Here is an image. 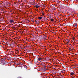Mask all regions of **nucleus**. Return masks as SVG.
Returning <instances> with one entry per match:
<instances>
[{"instance_id": "19", "label": "nucleus", "mask_w": 78, "mask_h": 78, "mask_svg": "<svg viewBox=\"0 0 78 78\" xmlns=\"http://www.w3.org/2000/svg\"><path fill=\"white\" fill-rule=\"evenodd\" d=\"M73 39H75V37H73Z\"/></svg>"}, {"instance_id": "16", "label": "nucleus", "mask_w": 78, "mask_h": 78, "mask_svg": "<svg viewBox=\"0 0 78 78\" xmlns=\"http://www.w3.org/2000/svg\"><path fill=\"white\" fill-rule=\"evenodd\" d=\"M42 15H44V13H42Z\"/></svg>"}, {"instance_id": "22", "label": "nucleus", "mask_w": 78, "mask_h": 78, "mask_svg": "<svg viewBox=\"0 0 78 78\" xmlns=\"http://www.w3.org/2000/svg\"><path fill=\"white\" fill-rule=\"evenodd\" d=\"M67 45H69V43H67Z\"/></svg>"}, {"instance_id": "1", "label": "nucleus", "mask_w": 78, "mask_h": 78, "mask_svg": "<svg viewBox=\"0 0 78 78\" xmlns=\"http://www.w3.org/2000/svg\"><path fill=\"white\" fill-rule=\"evenodd\" d=\"M9 22L10 23H12L14 22V20H9Z\"/></svg>"}, {"instance_id": "11", "label": "nucleus", "mask_w": 78, "mask_h": 78, "mask_svg": "<svg viewBox=\"0 0 78 78\" xmlns=\"http://www.w3.org/2000/svg\"><path fill=\"white\" fill-rule=\"evenodd\" d=\"M10 62H11V63H13L14 62L12 61H10Z\"/></svg>"}, {"instance_id": "26", "label": "nucleus", "mask_w": 78, "mask_h": 78, "mask_svg": "<svg viewBox=\"0 0 78 78\" xmlns=\"http://www.w3.org/2000/svg\"><path fill=\"white\" fill-rule=\"evenodd\" d=\"M40 32H42V31H40Z\"/></svg>"}, {"instance_id": "5", "label": "nucleus", "mask_w": 78, "mask_h": 78, "mask_svg": "<svg viewBox=\"0 0 78 78\" xmlns=\"http://www.w3.org/2000/svg\"><path fill=\"white\" fill-rule=\"evenodd\" d=\"M74 74V73H70V74L71 75H72V76H73V74Z\"/></svg>"}, {"instance_id": "2", "label": "nucleus", "mask_w": 78, "mask_h": 78, "mask_svg": "<svg viewBox=\"0 0 78 78\" xmlns=\"http://www.w3.org/2000/svg\"><path fill=\"white\" fill-rule=\"evenodd\" d=\"M38 59L39 61H40V62H42V58H38Z\"/></svg>"}, {"instance_id": "6", "label": "nucleus", "mask_w": 78, "mask_h": 78, "mask_svg": "<svg viewBox=\"0 0 78 78\" xmlns=\"http://www.w3.org/2000/svg\"><path fill=\"white\" fill-rule=\"evenodd\" d=\"M42 19V17H38V19H40V20H41V19Z\"/></svg>"}, {"instance_id": "21", "label": "nucleus", "mask_w": 78, "mask_h": 78, "mask_svg": "<svg viewBox=\"0 0 78 78\" xmlns=\"http://www.w3.org/2000/svg\"><path fill=\"white\" fill-rule=\"evenodd\" d=\"M68 41L69 42H70V41L69 40Z\"/></svg>"}, {"instance_id": "9", "label": "nucleus", "mask_w": 78, "mask_h": 78, "mask_svg": "<svg viewBox=\"0 0 78 78\" xmlns=\"http://www.w3.org/2000/svg\"><path fill=\"white\" fill-rule=\"evenodd\" d=\"M2 62H5V59H3L2 60Z\"/></svg>"}, {"instance_id": "23", "label": "nucleus", "mask_w": 78, "mask_h": 78, "mask_svg": "<svg viewBox=\"0 0 78 78\" xmlns=\"http://www.w3.org/2000/svg\"><path fill=\"white\" fill-rule=\"evenodd\" d=\"M10 51H11V50H10Z\"/></svg>"}, {"instance_id": "30", "label": "nucleus", "mask_w": 78, "mask_h": 78, "mask_svg": "<svg viewBox=\"0 0 78 78\" xmlns=\"http://www.w3.org/2000/svg\"><path fill=\"white\" fill-rule=\"evenodd\" d=\"M77 33H78V32H77Z\"/></svg>"}, {"instance_id": "18", "label": "nucleus", "mask_w": 78, "mask_h": 78, "mask_svg": "<svg viewBox=\"0 0 78 78\" xmlns=\"http://www.w3.org/2000/svg\"><path fill=\"white\" fill-rule=\"evenodd\" d=\"M41 12H42V13H43V12H42V11H41Z\"/></svg>"}, {"instance_id": "17", "label": "nucleus", "mask_w": 78, "mask_h": 78, "mask_svg": "<svg viewBox=\"0 0 78 78\" xmlns=\"http://www.w3.org/2000/svg\"><path fill=\"white\" fill-rule=\"evenodd\" d=\"M69 50H72V49H71V48H69Z\"/></svg>"}, {"instance_id": "13", "label": "nucleus", "mask_w": 78, "mask_h": 78, "mask_svg": "<svg viewBox=\"0 0 78 78\" xmlns=\"http://www.w3.org/2000/svg\"><path fill=\"white\" fill-rule=\"evenodd\" d=\"M37 62H38V63H39V62H38V61H36Z\"/></svg>"}, {"instance_id": "14", "label": "nucleus", "mask_w": 78, "mask_h": 78, "mask_svg": "<svg viewBox=\"0 0 78 78\" xmlns=\"http://www.w3.org/2000/svg\"><path fill=\"white\" fill-rule=\"evenodd\" d=\"M44 70H47V69L45 68H44Z\"/></svg>"}, {"instance_id": "25", "label": "nucleus", "mask_w": 78, "mask_h": 78, "mask_svg": "<svg viewBox=\"0 0 78 78\" xmlns=\"http://www.w3.org/2000/svg\"><path fill=\"white\" fill-rule=\"evenodd\" d=\"M62 77V78H64V76H63Z\"/></svg>"}, {"instance_id": "10", "label": "nucleus", "mask_w": 78, "mask_h": 78, "mask_svg": "<svg viewBox=\"0 0 78 78\" xmlns=\"http://www.w3.org/2000/svg\"><path fill=\"white\" fill-rule=\"evenodd\" d=\"M19 64H20V63H17L16 64V66H17V65H19Z\"/></svg>"}, {"instance_id": "20", "label": "nucleus", "mask_w": 78, "mask_h": 78, "mask_svg": "<svg viewBox=\"0 0 78 78\" xmlns=\"http://www.w3.org/2000/svg\"><path fill=\"white\" fill-rule=\"evenodd\" d=\"M44 39H46V37H44Z\"/></svg>"}, {"instance_id": "29", "label": "nucleus", "mask_w": 78, "mask_h": 78, "mask_svg": "<svg viewBox=\"0 0 78 78\" xmlns=\"http://www.w3.org/2000/svg\"><path fill=\"white\" fill-rule=\"evenodd\" d=\"M48 66H47L46 67H48Z\"/></svg>"}, {"instance_id": "3", "label": "nucleus", "mask_w": 78, "mask_h": 78, "mask_svg": "<svg viewBox=\"0 0 78 78\" xmlns=\"http://www.w3.org/2000/svg\"><path fill=\"white\" fill-rule=\"evenodd\" d=\"M36 23H39V20H37L36 21Z\"/></svg>"}, {"instance_id": "28", "label": "nucleus", "mask_w": 78, "mask_h": 78, "mask_svg": "<svg viewBox=\"0 0 78 78\" xmlns=\"http://www.w3.org/2000/svg\"><path fill=\"white\" fill-rule=\"evenodd\" d=\"M67 16H66V17H67Z\"/></svg>"}, {"instance_id": "4", "label": "nucleus", "mask_w": 78, "mask_h": 78, "mask_svg": "<svg viewBox=\"0 0 78 78\" xmlns=\"http://www.w3.org/2000/svg\"><path fill=\"white\" fill-rule=\"evenodd\" d=\"M36 8H40V6L37 5H36L35 6Z\"/></svg>"}, {"instance_id": "7", "label": "nucleus", "mask_w": 78, "mask_h": 78, "mask_svg": "<svg viewBox=\"0 0 78 78\" xmlns=\"http://www.w3.org/2000/svg\"><path fill=\"white\" fill-rule=\"evenodd\" d=\"M41 65L43 66H45V64L43 62L42 63Z\"/></svg>"}, {"instance_id": "8", "label": "nucleus", "mask_w": 78, "mask_h": 78, "mask_svg": "<svg viewBox=\"0 0 78 78\" xmlns=\"http://www.w3.org/2000/svg\"><path fill=\"white\" fill-rule=\"evenodd\" d=\"M51 22H54V20L53 19H51Z\"/></svg>"}, {"instance_id": "15", "label": "nucleus", "mask_w": 78, "mask_h": 78, "mask_svg": "<svg viewBox=\"0 0 78 78\" xmlns=\"http://www.w3.org/2000/svg\"><path fill=\"white\" fill-rule=\"evenodd\" d=\"M44 37H47V36L46 35H44Z\"/></svg>"}, {"instance_id": "27", "label": "nucleus", "mask_w": 78, "mask_h": 78, "mask_svg": "<svg viewBox=\"0 0 78 78\" xmlns=\"http://www.w3.org/2000/svg\"><path fill=\"white\" fill-rule=\"evenodd\" d=\"M13 28H16V27H14Z\"/></svg>"}, {"instance_id": "24", "label": "nucleus", "mask_w": 78, "mask_h": 78, "mask_svg": "<svg viewBox=\"0 0 78 78\" xmlns=\"http://www.w3.org/2000/svg\"><path fill=\"white\" fill-rule=\"evenodd\" d=\"M44 67H45H45H47L46 66H44Z\"/></svg>"}, {"instance_id": "12", "label": "nucleus", "mask_w": 78, "mask_h": 78, "mask_svg": "<svg viewBox=\"0 0 78 78\" xmlns=\"http://www.w3.org/2000/svg\"><path fill=\"white\" fill-rule=\"evenodd\" d=\"M77 27V25H75L74 26V27Z\"/></svg>"}]
</instances>
